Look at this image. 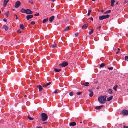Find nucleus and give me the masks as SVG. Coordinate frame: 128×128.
Here are the masks:
<instances>
[{"label": "nucleus", "instance_id": "f257e3e1", "mask_svg": "<svg viewBox=\"0 0 128 128\" xmlns=\"http://www.w3.org/2000/svg\"><path fill=\"white\" fill-rule=\"evenodd\" d=\"M106 98L104 96H101L100 97L98 98V100L101 104H104L106 102Z\"/></svg>", "mask_w": 128, "mask_h": 128}, {"label": "nucleus", "instance_id": "f03ea898", "mask_svg": "<svg viewBox=\"0 0 128 128\" xmlns=\"http://www.w3.org/2000/svg\"><path fill=\"white\" fill-rule=\"evenodd\" d=\"M42 120L44 122L48 118V116L46 114L44 113H42L41 115Z\"/></svg>", "mask_w": 128, "mask_h": 128}, {"label": "nucleus", "instance_id": "7ed1b4c3", "mask_svg": "<svg viewBox=\"0 0 128 128\" xmlns=\"http://www.w3.org/2000/svg\"><path fill=\"white\" fill-rule=\"evenodd\" d=\"M110 17V15H107L105 16H102L99 17V19L100 20H102L104 19H105L109 18Z\"/></svg>", "mask_w": 128, "mask_h": 128}, {"label": "nucleus", "instance_id": "20e7f679", "mask_svg": "<svg viewBox=\"0 0 128 128\" xmlns=\"http://www.w3.org/2000/svg\"><path fill=\"white\" fill-rule=\"evenodd\" d=\"M68 63L66 62H64L62 64H60L59 66L60 67H65L68 66Z\"/></svg>", "mask_w": 128, "mask_h": 128}, {"label": "nucleus", "instance_id": "39448f33", "mask_svg": "<svg viewBox=\"0 0 128 128\" xmlns=\"http://www.w3.org/2000/svg\"><path fill=\"white\" fill-rule=\"evenodd\" d=\"M122 114L124 116H127L128 115V110H124L122 112Z\"/></svg>", "mask_w": 128, "mask_h": 128}, {"label": "nucleus", "instance_id": "423d86ee", "mask_svg": "<svg viewBox=\"0 0 128 128\" xmlns=\"http://www.w3.org/2000/svg\"><path fill=\"white\" fill-rule=\"evenodd\" d=\"M20 4L21 3L20 1L17 2L16 3L15 7L16 8H18L20 6Z\"/></svg>", "mask_w": 128, "mask_h": 128}, {"label": "nucleus", "instance_id": "0eeeda50", "mask_svg": "<svg viewBox=\"0 0 128 128\" xmlns=\"http://www.w3.org/2000/svg\"><path fill=\"white\" fill-rule=\"evenodd\" d=\"M26 13L27 14H32L33 12L31 11L30 10L28 9H26Z\"/></svg>", "mask_w": 128, "mask_h": 128}, {"label": "nucleus", "instance_id": "6e6552de", "mask_svg": "<svg viewBox=\"0 0 128 128\" xmlns=\"http://www.w3.org/2000/svg\"><path fill=\"white\" fill-rule=\"evenodd\" d=\"M10 0H4V2L3 6L6 7V4Z\"/></svg>", "mask_w": 128, "mask_h": 128}, {"label": "nucleus", "instance_id": "1a4fd4ad", "mask_svg": "<svg viewBox=\"0 0 128 128\" xmlns=\"http://www.w3.org/2000/svg\"><path fill=\"white\" fill-rule=\"evenodd\" d=\"M33 17V15H28L26 16V19L27 20H28L32 18Z\"/></svg>", "mask_w": 128, "mask_h": 128}, {"label": "nucleus", "instance_id": "9d476101", "mask_svg": "<svg viewBox=\"0 0 128 128\" xmlns=\"http://www.w3.org/2000/svg\"><path fill=\"white\" fill-rule=\"evenodd\" d=\"M76 125V123L75 122H70V126H74Z\"/></svg>", "mask_w": 128, "mask_h": 128}, {"label": "nucleus", "instance_id": "9b49d317", "mask_svg": "<svg viewBox=\"0 0 128 128\" xmlns=\"http://www.w3.org/2000/svg\"><path fill=\"white\" fill-rule=\"evenodd\" d=\"M112 90V89L110 88L107 91L108 93L110 94H113Z\"/></svg>", "mask_w": 128, "mask_h": 128}, {"label": "nucleus", "instance_id": "f8f14e48", "mask_svg": "<svg viewBox=\"0 0 128 128\" xmlns=\"http://www.w3.org/2000/svg\"><path fill=\"white\" fill-rule=\"evenodd\" d=\"M54 18V16H52V17H50V18L49 21L50 22H52Z\"/></svg>", "mask_w": 128, "mask_h": 128}, {"label": "nucleus", "instance_id": "ddd939ff", "mask_svg": "<svg viewBox=\"0 0 128 128\" xmlns=\"http://www.w3.org/2000/svg\"><path fill=\"white\" fill-rule=\"evenodd\" d=\"M88 26V25L87 24H84L82 26V29L84 30L86 29Z\"/></svg>", "mask_w": 128, "mask_h": 128}, {"label": "nucleus", "instance_id": "4468645a", "mask_svg": "<svg viewBox=\"0 0 128 128\" xmlns=\"http://www.w3.org/2000/svg\"><path fill=\"white\" fill-rule=\"evenodd\" d=\"M52 83V82H50L48 83H46V84H44L43 86V87H45L47 86H49Z\"/></svg>", "mask_w": 128, "mask_h": 128}, {"label": "nucleus", "instance_id": "2eb2a0df", "mask_svg": "<svg viewBox=\"0 0 128 128\" xmlns=\"http://www.w3.org/2000/svg\"><path fill=\"white\" fill-rule=\"evenodd\" d=\"M37 87L39 88V91L40 92H41L42 91L43 88L40 85L38 86Z\"/></svg>", "mask_w": 128, "mask_h": 128}, {"label": "nucleus", "instance_id": "dca6fc26", "mask_svg": "<svg viewBox=\"0 0 128 128\" xmlns=\"http://www.w3.org/2000/svg\"><path fill=\"white\" fill-rule=\"evenodd\" d=\"M115 2L114 0H112L111 2V6L112 7H113L114 5V4Z\"/></svg>", "mask_w": 128, "mask_h": 128}, {"label": "nucleus", "instance_id": "f3484780", "mask_svg": "<svg viewBox=\"0 0 128 128\" xmlns=\"http://www.w3.org/2000/svg\"><path fill=\"white\" fill-rule=\"evenodd\" d=\"M89 91L90 92V93L89 94V95L90 97H92L93 96L94 94V93L91 90H89Z\"/></svg>", "mask_w": 128, "mask_h": 128}, {"label": "nucleus", "instance_id": "a211bd4d", "mask_svg": "<svg viewBox=\"0 0 128 128\" xmlns=\"http://www.w3.org/2000/svg\"><path fill=\"white\" fill-rule=\"evenodd\" d=\"M113 98V96H110L109 98H108L107 99V101L108 102H109L110 100H111Z\"/></svg>", "mask_w": 128, "mask_h": 128}, {"label": "nucleus", "instance_id": "6ab92c4d", "mask_svg": "<svg viewBox=\"0 0 128 128\" xmlns=\"http://www.w3.org/2000/svg\"><path fill=\"white\" fill-rule=\"evenodd\" d=\"M26 10L23 8H22L21 10V12L23 13H26Z\"/></svg>", "mask_w": 128, "mask_h": 128}, {"label": "nucleus", "instance_id": "aec40b11", "mask_svg": "<svg viewBox=\"0 0 128 128\" xmlns=\"http://www.w3.org/2000/svg\"><path fill=\"white\" fill-rule=\"evenodd\" d=\"M118 85H116L115 86H114L113 88V89H114L115 91H117V88L118 87Z\"/></svg>", "mask_w": 128, "mask_h": 128}, {"label": "nucleus", "instance_id": "412c9836", "mask_svg": "<svg viewBox=\"0 0 128 128\" xmlns=\"http://www.w3.org/2000/svg\"><path fill=\"white\" fill-rule=\"evenodd\" d=\"M103 106H97L96 107V108L98 110H100L101 108Z\"/></svg>", "mask_w": 128, "mask_h": 128}, {"label": "nucleus", "instance_id": "4be33fe9", "mask_svg": "<svg viewBox=\"0 0 128 128\" xmlns=\"http://www.w3.org/2000/svg\"><path fill=\"white\" fill-rule=\"evenodd\" d=\"M48 18L44 19L43 21V23H44L46 22L48 20Z\"/></svg>", "mask_w": 128, "mask_h": 128}, {"label": "nucleus", "instance_id": "5701e85b", "mask_svg": "<svg viewBox=\"0 0 128 128\" xmlns=\"http://www.w3.org/2000/svg\"><path fill=\"white\" fill-rule=\"evenodd\" d=\"M54 70L56 72H60L61 70V69H60L58 70V69H56V68H55L54 69Z\"/></svg>", "mask_w": 128, "mask_h": 128}, {"label": "nucleus", "instance_id": "b1692460", "mask_svg": "<svg viewBox=\"0 0 128 128\" xmlns=\"http://www.w3.org/2000/svg\"><path fill=\"white\" fill-rule=\"evenodd\" d=\"M20 28L22 29V30H24V25L22 24L20 25Z\"/></svg>", "mask_w": 128, "mask_h": 128}, {"label": "nucleus", "instance_id": "393cba45", "mask_svg": "<svg viewBox=\"0 0 128 128\" xmlns=\"http://www.w3.org/2000/svg\"><path fill=\"white\" fill-rule=\"evenodd\" d=\"M89 83L88 82H86L85 84H84L82 85H84L85 86H89Z\"/></svg>", "mask_w": 128, "mask_h": 128}, {"label": "nucleus", "instance_id": "a878e982", "mask_svg": "<svg viewBox=\"0 0 128 128\" xmlns=\"http://www.w3.org/2000/svg\"><path fill=\"white\" fill-rule=\"evenodd\" d=\"M105 66V64H104L102 63L100 65V68H102L104 66Z\"/></svg>", "mask_w": 128, "mask_h": 128}, {"label": "nucleus", "instance_id": "bb28decb", "mask_svg": "<svg viewBox=\"0 0 128 128\" xmlns=\"http://www.w3.org/2000/svg\"><path fill=\"white\" fill-rule=\"evenodd\" d=\"M3 28H4L6 30H7L8 29V27L6 26H4Z\"/></svg>", "mask_w": 128, "mask_h": 128}, {"label": "nucleus", "instance_id": "cd10ccee", "mask_svg": "<svg viewBox=\"0 0 128 128\" xmlns=\"http://www.w3.org/2000/svg\"><path fill=\"white\" fill-rule=\"evenodd\" d=\"M69 30V27L67 26L64 29V30L65 31H68Z\"/></svg>", "mask_w": 128, "mask_h": 128}, {"label": "nucleus", "instance_id": "c85d7f7f", "mask_svg": "<svg viewBox=\"0 0 128 128\" xmlns=\"http://www.w3.org/2000/svg\"><path fill=\"white\" fill-rule=\"evenodd\" d=\"M9 12L8 11H7L5 13V15L7 16L8 17V14H9Z\"/></svg>", "mask_w": 128, "mask_h": 128}, {"label": "nucleus", "instance_id": "c756f323", "mask_svg": "<svg viewBox=\"0 0 128 128\" xmlns=\"http://www.w3.org/2000/svg\"><path fill=\"white\" fill-rule=\"evenodd\" d=\"M94 30V29H92L91 31L89 32V35H91L93 33Z\"/></svg>", "mask_w": 128, "mask_h": 128}, {"label": "nucleus", "instance_id": "7c9ffc66", "mask_svg": "<svg viewBox=\"0 0 128 128\" xmlns=\"http://www.w3.org/2000/svg\"><path fill=\"white\" fill-rule=\"evenodd\" d=\"M92 10H88V16H89L90 14V13L91 12Z\"/></svg>", "mask_w": 128, "mask_h": 128}, {"label": "nucleus", "instance_id": "2f4dec72", "mask_svg": "<svg viewBox=\"0 0 128 128\" xmlns=\"http://www.w3.org/2000/svg\"><path fill=\"white\" fill-rule=\"evenodd\" d=\"M28 119L30 120H33V118H31L30 116H28Z\"/></svg>", "mask_w": 128, "mask_h": 128}, {"label": "nucleus", "instance_id": "473e14b6", "mask_svg": "<svg viewBox=\"0 0 128 128\" xmlns=\"http://www.w3.org/2000/svg\"><path fill=\"white\" fill-rule=\"evenodd\" d=\"M52 47L53 48H56V44H53L52 46Z\"/></svg>", "mask_w": 128, "mask_h": 128}, {"label": "nucleus", "instance_id": "72a5a7b5", "mask_svg": "<svg viewBox=\"0 0 128 128\" xmlns=\"http://www.w3.org/2000/svg\"><path fill=\"white\" fill-rule=\"evenodd\" d=\"M70 95L71 96H72L74 95V94L72 92H70Z\"/></svg>", "mask_w": 128, "mask_h": 128}, {"label": "nucleus", "instance_id": "f704fd0d", "mask_svg": "<svg viewBox=\"0 0 128 128\" xmlns=\"http://www.w3.org/2000/svg\"><path fill=\"white\" fill-rule=\"evenodd\" d=\"M125 59L126 61H128V56H126L125 58Z\"/></svg>", "mask_w": 128, "mask_h": 128}, {"label": "nucleus", "instance_id": "c9c22d12", "mask_svg": "<svg viewBox=\"0 0 128 128\" xmlns=\"http://www.w3.org/2000/svg\"><path fill=\"white\" fill-rule=\"evenodd\" d=\"M109 70H112L113 69V67H111L109 68H108Z\"/></svg>", "mask_w": 128, "mask_h": 128}, {"label": "nucleus", "instance_id": "e433bc0d", "mask_svg": "<svg viewBox=\"0 0 128 128\" xmlns=\"http://www.w3.org/2000/svg\"><path fill=\"white\" fill-rule=\"evenodd\" d=\"M81 94V92H78L76 94L78 95H80Z\"/></svg>", "mask_w": 128, "mask_h": 128}, {"label": "nucleus", "instance_id": "4c0bfd02", "mask_svg": "<svg viewBox=\"0 0 128 128\" xmlns=\"http://www.w3.org/2000/svg\"><path fill=\"white\" fill-rule=\"evenodd\" d=\"M39 15V13H37V14H35L34 15V16H38Z\"/></svg>", "mask_w": 128, "mask_h": 128}, {"label": "nucleus", "instance_id": "58836bf2", "mask_svg": "<svg viewBox=\"0 0 128 128\" xmlns=\"http://www.w3.org/2000/svg\"><path fill=\"white\" fill-rule=\"evenodd\" d=\"M21 32V31L20 30H18L17 31L19 33H20Z\"/></svg>", "mask_w": 128, "mask_h": 128}, {"label": "nucleus", "instance_id": "ea45409f", "mask_svg": "<svg viewBox=\"0 0 128 128\" xmlns=\"http://www.w3.org/2000/svg\"><path fill=\"white\" fill-rule=\"evenodd\" d=\"M31 24L32 25H34L35 24V23L34 22H33L31 23Z\"/></svg>", "mask_w": 128, "mask_h": 128}, {"label": "nucleus", "instance_id": "a19ab883", "mask_svg": "<svg viewBox=\"0 0 128 128\" xmlns=\"http://www.w3.org/2000/svg\"><path fill=\"white\" fill-rule=\"evenodd\" d=\"M89 19V20H92V21H93V18H92V17H91V18H90Z\"/></svg>", "mask_w": 128, "mask_h": 128}, {"label": "nucleus", "instance_id": "79ce46f5", "mask_svg": "<svg viewBox=\"0 0 128 128\" xmlns=\"http://www.w3.org/2000/svg\"><path fill=\"white\" fill-rule=\"evenodd\" d=\"M78 32L76 33L75 35L76 36H78Z\"/></svg>", "mask_w": 128, "mask_h": 128}, {"label": "nucleus", "instance_id": "37998d69", "mask_svg": "<svg viewBox=\"0 0 128 128\" xmlns=\"http://www.w3.org/2000/svg\"><path fill=\"white\" fill-rule=\"evenodd\" d=\"M124 128H128V126H126L124 125Z\"/></svg>", "mask_w": 128, "mask_h": 128}, {"label": "nucleus", "instance_id": "c03bdc74", "mask_svg": "<svg viewBox=\"0 0 128 128\" xmlns=\"http://www.w3.org/2000/svg\"><path fill=\"white\" fill-rule=\"evenodd\" d=\"M29 2L32 4H33V2L32 1H29Z\"/></svg>", "mask_w": 128, "mask_h": 128}, {"label": "nucleus", "instance_id": "a18cd8bd", "mask_svg": "<svg viewBox=\"0 0 128 128\" xmlns=\"http://www.w3.org/2000/svg\"><path fill=\"white\" fill-rule=\"evenodd\" d=\"M54 92L55 94H58V92H57L56 90H55V91Z\"/></svg>", "mask_w": 128, "mask_h": 128}, {"label": "nucleus", "instance_id": "49530a36", "mask_svg": "<svg viewBox=\"0 0 128 128\" xmlns=\"http://www.w3.org/2000/svg\"><path fill=\"white\" fill-rule=\"evenodd\" d=\"M3 20L4 22H6L7 21V20L6 19L4 18Z\"/></svg>", "mask_w": 128, "mask_h": 128}, {"label": "nucleus", "instance_id": "de8ad7c7", "mask_svg": "<svg viewBox=\"0 0 128 128\" xmlns=\"http://www.w3.org/2000/svg\"><path fill=\"white\" fill-rule=\"evenodd\" d=\"M15 16L16 17V19L17 20H18V17L17 15H15Z\"/></svg>", "mask_w": 128, "mask_h": 128}, {"label": "nucleus", "instance_id": "09e8293b", "mask_svg": "<svg viewBox=\"0 0 128 128\" xmlns=\"http://www.w3.org/2000/svg\"><path fill=\"white\" fill-rule=\"evenodd\" d=\"M108 12V13H110L111 12V10H108V11H107Z\"/></svg>", "mask_w": 128, "mask_h": 128}, {"label": "nucleus", "instance_id": "8fccbe9b", "mask_svg": "<svg viewBox=\"0 0 128 128\" xmlns=\"http://www.w3.org/2000/svg\"><path fill=\"white\" fill-rule=\"evenodd\" d=\"M101 26H99L98 28H97L98 29V28L99 29H100L101 28Z\"/></svg>", "mask_w": 128, "mask_h": 128}, {"label": "nucleus", "instance_id": "3c124183", "mask_svg": "<svg viewBox=\"0 0 128 128\" xmlns=\"http://www.w3.org/2000/svg\"><path fill=\"white\" fill-rule=\"evenodd\" d=\"M98 127L97 126H95V127H92V128H98Z\"/></svg>", "mask_w": 128, "mask_h": 128}, {"label": "nucleus", "instance_id": "603ef678", "mask_svg": "<svg viewBox=\"0 0 128 128\" xmlns=\"http://www.w3.org/2000/svg\"><path fill=\"white\" fill-rule=\"evenodd\" d=\"M108 14L107 12H104V14Z\"/></svg>", "mask_w": 128, "mask_h": 128}, {"label": "nucleus", "instance_id": "864d4df0", "mask_svg": "<svg viewBox=\"0 0 128 128\" xmlns=\"http://www.w3.org/2000/svg\"><path fill=\"white\" fill-rule=\"evenodd\" d=\"M36 128H42V127L41 126H39L38 127H37Z\"/></svg>", "mask_w": 128, "mask_h": 128}, {"label": "nucleus", "instance_id": "5fc2aeb1", "mask_svg": "<svg viewBox=\"0 0 128 128\" xmlns=\"http://www.w3.org/2000/svg\"><path fill=\"white\" fill-rule=\"evenodd\" d=\"M119 53V51H118V52H116V54H118Z\"/></svg>", "mask_w": 128, "mask_h": 128}, {"label": "nucleus", "instance_id": "6e6d98bb", "mask_svg": "<svg viewBox=\"0 0 128 128\" xmlns=\"http://www.w3.org/2000/svg\"><path fill=\"white\" fill-rule=\"evenodd\" d=\"M46 124V122H44V123H43V124Z\"/></svg>", "mask_w": 128, "mask_h": 128}, {"label": "nucleus", "instance_id": "4d7b16f0", "mask_svg": "<svg viewBox=\"0 0 128 128\" xmlns=\"http://www.w3.org/2000/svg\"><path fill=\"white\" fill-rule=\"evenodd\" d=\"M104 11L103 10H102L101 11V12H104Z\"/></svg>", "mask_w": 128, "mask_h": 128}, {"label": "nucleus", "instance_id": "13d9d810", "mask_svg": "<svg viewBox=\"0 0 128 128\" xmlns=\"http://www.w3.org/2000/svg\"><path fill=\"white\" fill-rule=\"evenodd\" d=\"M118 4V2H117L116 3V4Z\"/></svg>", "mask_w": 128, "mask_h": 128}, {"label": "nucleus", "instance_id": "bf43d9fd", "mask_svg": "<svg viewBox=\"0 0 128 128\" xmlns=\"http://www.w3.org/2000/svg\"><path fill=\"white\" fill-rule=\"evenodd\" d=\"M12 10H13V11H14V10H15L14 9H12Z\"/></svg>", "mask_w": 128, "mask_h": 128}, {"label": "nucleus", "instance_id": "052dcab7", "mask_svg": "<svg viewBox=\"0 0 128 128\" xmlns=\"http://www.w3.org/2000/svg\"><path fill=\"white\" fill-rule=\"evenodd\" d=\"M53 2H54L55 1V0H52Z\"/></svg>", "mask_w": 128, "mask_h": 128}, {"label": "nucleus", "instance_id": "680f3d73", "mask_svg": "<svg viewBox=\"0 0 128 128\" xmlns=\"http://www.w3.org/2000/svg\"><path fill=\"white\" fill-rule=\"evenodd\" d=\"M1 12L0 11V14H1Z\"/></svg>", "mask_w": 128, "mask_h": 128}, {"label": "nucleus", "instance_id": "e2e57ef3", "mask_svg": "<svg viewBox=\"0 0 128 128\" xmlns=\"http://www.w3.org/2000/svg\"><path fill=\"white\" fill-rule=\"evenodd\" d=\"M118 50H120V49L119 48H118Z\"/></svg>", "mask_w": 128, "mask_h": 128}, {"label": "nucleus", "instance_id": "0e129e2a", "mask_svg": "<svg viewBox=\"0 0 128 128\" xmlns=\"http://www.w3.org/2000/svg\"><path fill=\"white\" fill-rule=\"evenodd\" d=\"M26 95L24 96V97H26Z\"/></svg>", "mask_w": 128, "mask_h": 128}, {"label": "nucleus", "instance_id": "69168bd1", "mask_svg": "<svg viewBox=\"0 0 128 128\" xmlns=\"http://www.w3.org/2000/svg\"><path fill=\"white\" fill-rule=\"evenodd\" d=\"M80 123H82V122H80Z\"/></svg>", "mask_w": 128, "mask_h": 128}, {"label": "nucleus", "instance_id": "338daca9", "mask_svg": "<svg viewBox=\"0 0 128 128\" xmlns=\"http://www.w3.org/2000/svg\"><path fill=\"white\" fill-rule=\"evenodd\" d=\"M125 0V1H126V0Z\"/></svg>", "mask_w": 128, "mask_h": 128}]
</instances>
